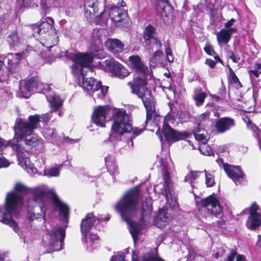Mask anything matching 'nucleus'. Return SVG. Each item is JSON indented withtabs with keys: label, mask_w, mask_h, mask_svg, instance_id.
Segmentation results:
<instances>
[{
	"label": "nucleus",
	"mask_w": 261,
	"mask_h": 261,
	"mask_svg": "<svg viewBox=\"0 0 261 261\" xmlns=\"http://www.w3.org/2000/svg\"><path fill=\"white\" fill-rule=\"evenodd\" d=\"M28 120L27 122L19 118L17 119L15 122L14 127L15 136L13 142L19 146V149L14 150L18 154L22 150L27 152L36 150L40 144V140L37 137L30 136L39 124V115L29 116Z\"/></svg>",
	"instance_id": "nucleus-1"
},
{
	"label": "nucleus",
	"mask_w": 261,
	"mask_h": 261,
	"mask_svg": "<svg viewBox=\"0 0 261 261\" xmlns=\"http://www.w3.org/2000/svg\"><path fill=\"white\" fill-rule=\"evenodd\" d=\"M139 201V190L138 188L127 191L115 206L122 219L129 225V231L134 241L138 238L141 230L140 223L131 220V217L136 210Z\"/></svg>",
	"instance_id": "nucleus-2"
},
{
	"label": "nucleus",
	"mask_w": 261,
	"mask_h": 261,
	"mask_svg": "<svg viewBox=\"0 0 261 261\" xmlns=\"http://www.w3.org/2000/svg\"><path fill=\"white\" fill-rule=\"evenodd\" d=\"M128 60L135 73L133 81L127 84L130 88L132 93L137 95L139 98L151 93L147 88L149 75L148 67L142 62L138 55L130 56Z\"/></svg>",
	"instance_id": "nucleus-3"
},
{
	"label": "nucleus",
	"mask_w": 261,
	"mask_h": 261,
	"mask_svg": "<svg viewBox=\"0 0 261 261\" xmlns=\"http://www.w3.org/2000/svg\"><path fill=\"white\" fill-rule=\"evenodd\" d=\"M23 200V196L10 192L7 194L4 206H0V222L9 225L16 232L19 227L12 215L14 214L16 218L19 217V205Z\"/></svg>",
	"instance_id": "nucleus-4"
},
{
	"label": "nucleus",
	"mask_w": 261,
	"mask_h": 261,
	"mask_svg": "<svg viewBox=\"0 0 261 261\" xmlns=\"http://www.w3.org/2000/svg\"><path fill=\"white\" fill-rule=\"evenodd\" d=\"M49 236V247L50 251H58L62 249L65 238V229L61 227H53L47 231Z\"/></svg>",
	"instance_id": "nucleus-5"
},
{
	"label": "nucleus",
	"mask_w": 261,
	"mask_h": 261,
	"mask_svg": "<svg viewBox=\"0 0 261 261\" xmlns=\"http://www.w3.org/2000/svg\"><path fill=\"white\" fill-rule=\"evenodd\" d=\"M162 133L165 139L169 145L180 140L189 138L191 134L187 132H180L173 128L167 122L164 121L163 124Z\"/></svg>",
	"instance_id": "nucleus-6"
},
{
	"label": "nucleus",
	"mask_w": 261,
	"mask_h": 261,
	"mask_svg": "<svg viewBox=\"0 0 261 261\" xmlns=\"http://www.w3.org/2000/svg\"><path fill=\"white\" fill-rule=\"evenodd\" d=\"M199 203L202 207L207 208L208 213L218 218H222L223 208L214 193L201 199Z\"/></svg>",
	"instance_id": "nucleus-7"
},
{
	"label": "nucleus",
	"mask_w": 261,
	"mask_h": 261,
	"mask_svg": "<svg viewBox=\"0 0 261 261\" xmlns=\"http://www.w3.org/2000/svg\"><path fill=\"white\" fill-rule=\"evenodd\" d=\"M132 129V125L126 116L117 113L112 125V133L121 136L125 133L131 132Z\"/></svg>",
	"instance_id": "nucleus-8"
},
{
	"label": "nucleus",
	"mask_w": 261,
	"mask_h": 261,
	"mask_svg": "<svg viewBox=\"0 0 261 261\" xmlns=\"http://www.w3.org/2000/svg\"><path fill=\"white\" fill-rule=\"evenodd\" d=\"M106 65L110 73L119 79L123 80L130 74V72L125 66L115 60L107 61Z\"/></svg>",
	"instance_id": "nucleus-9"
},
{
	"label": "nucleus",
	"mask_w": 261,
	"mask_h": 261,
	"mask_svg": "<svg viewBox=\"0 0 261 261\" xmlns=\"http://www.w3.org/2000/svg\"><path fill=\"white\" fill-rule=\"evenodd\" d=\"M111 109V107L109 105L95 107L91 116L93 123L97 126L105 127L107 115Z\"/></svg>",
	"instance_id": "nucleus-10"
},
{
	"label": "nucleus",
	"mask_w": 261,
	"mask_h": 261,
	"mask_svg": "<svg viewBox=\"0 0 261 261\" xmlns=\"http://www.w3.org/2000/svg\"><path fill=\"white\" fill-rule=\"evenodd\" d=\"M140 98L141 99L146 110V116L145 121V127H146L149 121L152 119H156L158 115L155 110V102L152 99L151 93Z\"/></svg>",
	"instance_id": "nucleus-11"
},
{
	"label": "nucleus",
	"mask_w": 261,
	"mask_h": 261,
	"mask_svg": "<svg viewBox=\"0 0 261 261\" xmlns=\"http://www.w3.org/2000/svg\"><path fill=\"white\" fill-rule=\"evenodd\" d=\"M236 126L235 120L228 116L223 117L215 122V128L218 133L223 134Z\"/></svg>",
	"instance_id": "nucleus-12"
},
{
	"label": "nucleus",
	"mask_w": 261,
	"mask_h": 261,
	"mask_svg": "<svg viewBox=\"0 0 261 261\" xmlns=\"http://www.w3.org/2000/svg\"><path fill=\"white\" fill-rule=\"evenodd\" d=\"M97 220L98 221H101V219L96 218L94 215L93 213H88L85 218L82 219L80 225V229L82 235L84 236L86 240V235H87L88 232L91 229L92 226Z\"/></svg>",
	"instance_id": "nucleus-13"
},
{
	"label": "nucleus",
	"mask_w": 261,
	"mask_h": 261,
	"mask_svg": "<svg viewBox=\"0 0 261 261\" xmlns=\"http://www.w3.org/2000/svg\"><path fill=\"white\" fill-rule=\"evenodd\" d=\"M223 167L228 177L233 181L243 179L245 177V174L239 166H233L224 163L223 164Z\"/></svg>",
	"instance_id": "nucleus-14"
},
{
	"label": "nucleus",
	"mask_w": 261,
	"mask_h": 261,
	"mask_svg": "<svg viewBox=\"0 0 261 261\" xmlns=\"http://www.w3.org/2000/svg\"><path fill=\"white\" fill-rule=\"evenodd\" d=\"M93 55L88 53H77L71 57L73 62L79 64L82 67H89L93 62Z\"/></svg>",
	"instance_id": "nucleus-15"
},
{
	"label": "nucleus",
	"mask_w": 261,
	"mask_h": 261,
	"mask_svg": "<svg viewBox=\"0 0 261 261\" xmlns=\"http://www.w3.org/2000/svg\"><path fill=\"white\" fill-rule=\"evenodd\" d=\"M152 211V200L149 198H146L142 203L140 221L144 223L146 221L150 220L151 217Z\"/></svg>",
	"instance_id": "nucleus-16"
},
{
	"label": "nucleus",
	"mask_w": 261,
	"mask_h": 261,
	"mask_svg": "<svg viewBox=\"0 0 261 261\" xmlns=\"http://www.w3.org/2000/svg\"><path fill=\"white\" fill-rule=\"evenodd\" d=\"M156 9L162 17H168L172 14L174 8L168 0H160L156 4Z\"/></svg>",
	"instance_id": "nucleus-17"
},
{
	"label": "nucleus",
	"mask_w": 261,
	"mask_h": 261,
	"mask_svg": "<svg viewBox=\"0 0 261 261\" xmlns=\"http://www.w3.org/2000/svg\"><path fill=\"white\" fill-rule=\"evenodd\" d=\"M21 56L17 53L7 57V69L9 73H16L19 70Z\"/></svg>",
	"instance_id": "nucleus-18"
},
{
	"label": "nucleus",
	"mask_w": 261,
	"mask_h": 261,
	"mask_svg": "<svg viewBox=\"0 0 261 261\" xmlns=\"http://www.w3.org/2000/svg\"><path fill=\"white\" fill-rule=\"evenodd\" d=\"M51 199L54 205L58 208L60 214L65 219L68 220L70 213L69 206L63 203L55 193L53 194Z\"/></svg>",
	"instance_id": "nucleus-19"
},
{
	"label": "nucleus",
	"mask_w": 261,
	"mask_h": 261,
	"mask_svg": "<svg viewBox=\"0 0 261 261\" xmlns=\"http://www.w3.org/2000/svg\"><path fill=\"white\" fill-rule=\"evenodd\" d=\"M109 15L113 21L119 22L127 16V13L118 6L114 5L110 8Z\"/></svg>",
	"instance_id": "nucleus-20"
},
{
	"label": "nucleus",
	"mask_w": 261,
	"mask_h": 261,
	"mask_svg": "<svg viewBox=\"0 0 261 261\" xmlns=\"http://www.w3.org/2000/svg\"><path fill=\"white\" fill-rule=\"evenodd\" d=\"M108 50L114 54L122 53L123 51L124 45L117 39L110 38L105 43Z\"/></svg>",
	"instance_id": "nucleus-21"
},
{
	"label": "nucleus",
	"mask_w": 261,
	"mask_h": 261,
	"mask_svg": "<svg viewBox=\"0 0 261 261\" xmlns=\"http://www.w3.org/2000/svg\"><path fill=\"white\" fill-rule=\"evenodd\" d=\"M84 11L85 14L87 18L95 16L98 12V8L97 2L93 0H85Z\"/></svg>",
	"instance_id": "nucleus-22"
},
{
	"label": "nucleus",
	"mask_w": 261,
	"mask_h": 261,
	"mask_svg": "<svg viewBox=\"0 0 261 261\" xmlns=\"http://www.w3.org/2000/svg\"><path fill=\"white\" fill-rule=\"evenodd\" d=\"M107 171L115 177L119 173L118 166L116 164V159L112 155H108L105 158Z\"/></svg>",
	"instance_id": "nucleus-23"
},
{
	"label": "nucleus",
	"mask_w": 261,
	"mask_h": 261,
	"mask_svg": "<svg viewBox=\"0 0 261 261\" xmlns=\"http://www.w3.org/2000/svg\"><path fill=\"white\" fill-rule=\"evenodd\" d=\"M109 87L102 85L100 81L96 82L95 87L92 91L94 99H103L107 96Z\"/></svg>",
	"instance_id": "nucleus-24"
},
{
	"label": "nucleus",
	"mask_w": 261,
	"mask_h": 261,
	"mask_svg": "<svg viewBox=\"0 0 261 261\" xmlns=\"http://www.w3.org/2000/svg\"><path fill=\"white\" fill-rule=\"evenodd\" d=\"M82 240L86 244L87 249L89 251H92L98 247L99 237L97 233H91L90 234L89 240L86 235V240L84 236H82Z\"/></svg>",
	"instance_id": "nucleus-25"
},
{
	"label": "nucleus",
	"mask_w": 261,
	"mask_h": 261,
	"mask_svg": "<svg viewBox=\"0 0 261 261\" xmlns=\"http://www.w3.org/2000/svg\"><path fill=\"white\" fill-rule=\"evenodd\" d=\"M39 22L41 34H49L51 33L54 28V20L52 17H47L44 20Z\"/></svg>",
	"instance_id": "nucleus-26"
},
{
	"label": "nucleus",
	"mask_w": 261,
	"mask_h": 261,
	"mask_svg": "<svg viewBox=\"0 0 261 261\" xmlns=\"http://www.w3.org/2000/svg\"><path fill=\"white\" fill-rule=\"evenodd\" d=\"M261 225V215H249L246 226L250 230H256Z\"/></svg>",
	"instance_id": "nucleus-27"
},
{
	"label": "nucleus",
	"mask_w": 261,
	"mask_h": 261,
	"mask_svg": "<svg viewBox=\"0 0 261 261\" xmlns=\"http://www.w3.org/2000/svg\"><path fill=\"white\" fill-rule=\"evenodd\" d=\"M6 41L10 47H14L19 44L20 37L18 35L17 30H13L10 33L7 37Z\"/></svg>",
	"instance_id": "nucleus-28"
},
{
	"label": "nucleus",
	"mask_w": 261,
	"mask_h": 261,
	"mask_svg": "<svg viewBox=\"0 0 261 261\" xmlns=\"http://www.w3.org/2000/svg\"><path fill=\"white\" fill-rule=\"evenodd\" d=\"M231 37L229 31L225 29H221L217 34V40L219 43L226 44Z\"/></svg>",
	"instance_id": "nucleus-29"
},
{
	"label": "nucleus",
	"mask_w": 261,
	"mask_h": 261,
	"mask_svg": "<svg viewBox=\"0 0 261 261\" xmlns=\"http://www.w3.org/2000/svg\"><path fill=\"white\" fill-rule=\"evenodd\" d=\"M82 79L83 81L81 86L88 91H92L96 85V83L98 82L92 77H86V75L84 73H82Z\"/></svg>",
	"instance_id": "nucleus-30"
},
{
	"label": "nucleus",
	"mask_w": 261,
	"mask_h": 261,
	"mask_svg": "<svg viewBox=\"0 0 261 261\" xmlns=\"http://www.w3.org/2000/svg\"><path fill=\"white\" fill-rule=\"evenodd\" d=\"M40 208L41 211L40 214H37L36 215L35 213L30 212L28 214V219L30 221H33L35 219H39L41 218H42L44 220H45L46 208L43 204H42V205H40Z\"/></svg>",
	"instance_id": "nucleus-31"
},
{
	"label": "nucleus",
	"mask_w": 261,
	"mask_h": 261,
	"mask_svg": "<svg viewBox=\"0 0 261 261\" xmlns=\"http://www.w3.org/2000/svg\"><path fill=\"white\" fill-rule=\"evenodd\" d=\"M155 28L151 24H148L145 27L143 31V39L145 41H149L151 39H153L154 38L153 34L155 33Z\"/></svg>",
	"instance_id": "nucleus-32"
},
{
	"label": "nucleus",
	"mask_w": 261,
	"mask_h": 261,
	"mask_svg": "<svg viewBox=\"0 0 261 261\" xmlns=\"http://www.w3.org/2000/svg\"><path fill=\"white\" fill-rule=\"evenodd\" d=\"M154 221L160 226H165L169 221V217L167 216V213L160 211L155 218Z\"/></svg>",
	"instance_id": "nucleus-33"
},
{
	"label": "nucleus",
	"mask_w": 261,
	"mask_h": 261,
	"mask_svg": "<svg viewBox=\"0 0 261 261\" xmlns=\"http://www.w3.org/2000/svg\"><path fill=\"white\" fill-rule=\"evenodd\" d=\"M227 67L229 70V74L228 76L229 82L232 84H238L240 87H242L241 83L240 82L239 78L236 75L232 69L230 67L229 65H227Z\"/></svg>",
	"instance_id": "nucleus-34"
},
{
	"label": "nucleus",
	"mask_w": 261,
	"mask_h": 261,
	"mask_svg": "<svg viewBox=\"0 0 261 261\" xmlns=\"http://www.w3.org/2000/svg\"><path fill=\"white\" fill-rule=\"evenodd\" d=\"M207 94L205 92H201L196 93L193 97V99L197 106H200L204 103V100L206 97Z\"/></svg>",
	"instance_id": "nucleus-35"
},
{
	"label": "nucleus",
	"mask_w": 261,
	"mask_h": 261,
	"mask_svg": "<svg viewBox=\"0 0 261 261\" xmlns=\"http://www.w3.org/2000/svg\"><path fill=\"white\" fill-rule=\"evenodd\" d=\"M14 190L17 192L16 193V194H21L23 196L24 195H27L29 189L22 184L18 182L15 184Z\"/></svg>",
	"instance_id": "nucleus-36"
},
{
	"label": "nucleus",
	"mask_w": 261,
	"mask_h": 261,
	"mask_svg": "<svg viewBox=\"0 0 261 261\" xmlns=\"http://www.w3.org/2000/svg\"><path fill=\"white\" fill-rule=\"evenodd\" d=\"M200 153L204 155H214V153L211 147L207 143L201 144L199 147Z\"/></svg>",
	"instance_id": "nucleus-37"
},
{
	"label": "nucleus",
	"mask_w": 261,
	"mask_h": 261,
	"mask_svg": "<svg viewBox=\"0 0 261 261\" xmlns=\"http://www.w3.org/2000/svg\"><path fill=\"white\" fill-rule=\"evenodd\" d=\"M33 200L35 201H40L43 203L44 199L46 197V193L43 190H36L33 194Z\"/></svg>",
	"instance_id": "nucleus-38"
},
{
	"label": "nucleus",
	"mask_w": 261,
	"mask_h": 261,
	"mask_svg": "<svg viewBox=\"0 0 261 261\" xmlns=\"http://www.w3.org/2000/svg\"><path fill=\"white\" fill-rule=\"evenodd\" d=\"M8 146H11L13 150H17L19 148L18 144H15L14 142H13V140H10L6 142L3 139L0 138V148L2 146L6 147Z\"/></svg>",
	"instance_id": "nucleus-39"
},
{
	"label": "nucleus",
	"mask_w": 261,
	"mask_h": 261,
	"mask_svg": "<svg viewBox=\"0 0 261 261\" xmlns=\"http://www.w3.org/2000/svg\"><path fill=\"white\" fill-rule=\"evenodd\" d=\"M50 103L54 111H58L63 105V101L58 97H53Z\"/></svg>",
	"instance_id": "nucleus-40"
},
{
	"label": "nucleus",
	"mask_w": 261,
	"mask_h": 261,
	"mask_svg": "<svg viewBox=\"0 0 261 261\" xmlns=\"http://www.w3.org/2000/svg\"><path fill=\"white\" fill-rule=\"evenodd\" d=\"M36 83L33 78L27 80L24 84L23 89L27 92L33 91V88L35 87Z\"/></svg>",
	"instance_id": "nucleus-41"
},
{
	"label": "nucleus",
	"mask_w": 261,
	"mask_h": 261,
	"mask_svg": "<svg viewBox=\"0 0 261 261\" xmlns=\"http://www.w3.org/2000/svg\"><path fill=\"white\" fill-rule=\"evenodd\" d=\"M204 172L206 187H211L213 186L215 184L214 176L212 174L208 173L205 170H204Z\"/></svg>",
	"instance_id": "nucleus-42"
},
{
	"label": "nucleus",
	"mask_w": 261,
	"mask_h": 261,
	"mask_svg": "<svg viewBox=\"0 0 261 261\" xmlns=\"http://www.w3.org/2000/svg\"><path fill=\"white\" fill-rule=\"evenodd\" d=\"M210 121V114L207 112L201 114L199 118L198 122L205 126Z\"/></svg>",
	"instance_id": "nucleus-43"
},
{
	"label": "nucleus",
	"mask_w": 261,
	"mask_h": 261,
	"mask_svg": "<svg viewBox=\"0 0 261 261\" xmlns=\"http://www.w3.org/2000/svg\"><path fill=\"white\" fill-rule=\"evenodd\" d=\"M250 130L252 131V136L257 140L260 147H261V137L260 136L261 129H260L258 126H256V128H253Z\"/></svg>",
	"instance_id": "nucleus-44"
},
{
	"label": "nucleus",
	"mask_w": 261,
	"mask_h": 261,
	"mask_svg": "<svg viewBox=\"0 0 261 261\" xmlns=\"http://www.w3.org/2000/svg\"><path fill=\"white\" fill-rule=\"evenodd\" d=\"M30 28L32 31V35L34 36H40L41 34L39 22L32 24L30 25Z\"/></svg>",
	"instance_id": "nucleus-45"
},
{
	"label": "nucleus",
	"mask_w": 261,
	"mask_h": 261,
	"mask_svg": "<svg viewBox=\"0 0 261 261\" xmlns=\"http://www.w3.org/2000/svg\"><path fill=\"white\" fill-rule=\"evenodd\" d=\"M71 68L72 73L73 75H77L81 74V75L82 76V73H83V67H81V66L79 64L74 63V64L72 65Z\"/></svg>",
	"instance_id": "nucleus-46"
},
{
	"label": "nucleus",
	"mask_w": 261,
	"mask_h": 261,
	"mask_svg": "<svg viewBox=\"0 0 261 261\" xmlns=\"http://www.w3.org/2000/svg\"><path fill=\"white\" fill-rule=\"evenodd\" d=\"M259 210V205L256 202H254L249 207V215H261L260 213H257Z\"/></svg>",
	"instance_id": "nucleus-47"
},
{
	"label": "nucleus",
	"mask_w": 261,
	"mask_h": 261,
	"mask_svg": "<svg viewBox=\"0 0 261 261\" xmlns=\"http://www.w3.org/2000/svg\"><path fill=\"white\" fill-rule=\"evenodd\" d=\"M243 121L246 123L247 128L248 129H252L253 128H256V125L253 123L250 118L247 116L242 117Z\"/></svg>",
	"instance_id": "nucleus-48"
},
{
	"label": "nucleus",
	"mask_w": 261,
	"mask_h": 261,
	"mask_svg": "<svg viewBox=\"0 0 261 261\" xmlns=\"http://www.w3.org/2000/svg\"><path fill=\"white\" fill-rule=\"evenodd\" d=\"M194 136L195 139L197 141L202 142V144L207 143L208 142V140L206 138V136H205L203 134L194 133Z\"/></svg>",
	"instance_id": "nucleus-49"
},
{
	"label": "nucleus",
	"mask_w": 261,
	"mask_h": 261,
	"mask_svg": "<svg viewBox=\"0 0 261 261\" xmlns=\"http://www.w3.org/2000/svg\"><path fill=\"white\" fill-rule=\"evenodd\" d=\"M165 53L167 56V60L169 62L172 63L174 61V56L173 55L172 50L169 45L165 49Z\"/></svg>",
	"instance_id": "nucleus-50"
},
{
	"label": "nucleus",
	"mask_w": 261,
	"mask_h": 261,
	"mask_svg": "<svg viewBox=\"0 0 261 261\" xmlns=\"http://www.w3.org/2000/svg\"><path fill=\"white\" fill-rule=\"evenodd\" d=\"M45 174L49 176H58L59 175V170L58 168H51L47 170Z\"/></svg>",
	"instance_id": "nucleus-51"
},
{
	"label": "nucleus",
	"mask_w": 261,
	"mask_h": 261,
	"mask_svg": "<svg viewBox=\"0 0 261 261\" xmlns=\"http://www.w3.org/2000/svg\"><path fill=\"white\" fill-rule=\"evenodd\" d=\"M144 129H137L135 128L134 130L132 129V132H133L132 136L130 138V141L131 142L132 146L133 145V139H134L137 136L140 135L144 130Z\"/></svg>",
	"instance_id": "nucleus-52"
},
{
	"label": "nucleus",
	"mask_w": 261,
	"mask_h": 261,
	"mask_svg": "<svg viewBox=\"0 0 261 261\" xmlns=\"http://www.w3.org/2000/svg\"><path fill=\"white\" fill-rule=\"evenodd\" d=\"M163 55V51L161 49L156 50L150 58V61L155 63L158 58H160Z\"/></svg>",
	"instance_id": "nucleus-53"
},
{
	"label": "nucleus",
	"mask_w": 261,
	"mask_h": 261,
	"mask_svg": "<svg viewBox=\"0 0 261 261\" xmlns=\"http://www.w3.org/2000/svg\"><path fill=\"white\" fill-rule=\"evenodd\" d=\"M230 251V254L228 255L227 258L224 261H233L234 258L237 256L238 252L236 250L231 249Z\"/></svg>",
	"instance_id": "nucleus-54"
},
{
	"label": "nucleus",
	"mask_w": 261,
	"mask_h": 261,
	"mask_svg": "<svg viewBox=\"0 0 261 261\" xmlns=\"http://www.w3.org/2000/svg\"><path fill=\"white\" fill-rule=\"evenodd\" d=\"M163 180L166 187H168L170 183V175L168 171L164 172L163 175Z\"/></svg>",
	"instance_id": "nucleus-55"
},
{
	"label": "nucleus",
	"mask_w": 261,
	"mask_h": 261,
	"mask_svg": "<svg viewBox=\"0 0 261 261\" xmlns=\"http://www.w3.org/2000/svg\"><path fill=\"white\" fill-rule=\"evenodd\" d=\"M205 126H202V124L197 122L196 126L194 127L192 131V134L194 135V133L198 134L200 133L201 130H204L205 129L204 128Z\"/></svg>",
	"instance_id": "nucleus-56"
},
{
	"label": "nucleus",
	"mask_w": 261,
	"mask_h": 261,
	"mask_svg": "<svg viewBox=\"0 0 261 261\" xmlns=\"http://www.w3.org/2000/svg\"><path fill=\"white\" fill-rule=\"evenodd\" d=\"M217 61H214L211 59L207 58L205 60V64L211 68H214L216 67V63Z\"/></svg>",
	"instance_id": "nucleus-57"
},
{
	"label": "nucleus",
	"mask_w": 261,
	"mask_h": 261,
	"mask_svg": "<svg viewBox=\"0 0 261 261\" xmlns=\"http://www.w3.org/2000/svg\"><path fill=\"white\" fill-rule=\"evenodd\" d=\"M110 261H125L124 255L123 254L113 255Z\"/></svg>",
	"instance_id": "nucleus-58"
},
{
	"label": "nucleus",
	"mask_w": 261,
	"mask_h": 261,
	"mask_svg": "<svg viewBox=\"0 0 261 261\" xmlns=\"http://www.w3.org/2000/svg\"><path fill=\"white\" fill-rule=\"evenodd\" d=\"M213 46L210 44H206L205 46L203 48L204 51L205 52L206 54H207L209 56H212V51L213 49Z\"/></svg>",
	"instance_id": "nucleus-59"
},
{
	"label": "nucleus",
	"mask_w": 261,
	"mask_h": 261,
	"mask_svg": "<svg viewBox=\"0 0 261 261\" xmlns=\"http://www.w3.org/2000/svg\"><path fill=\"white\" fill-rule=\"evenodd\" d=\"M212 56H214V58L215 60L217 61L218 62H220L222 65H223V62L222 60V59L220 58L219 55L217 54V53L215 51V50L213 49V50L211 52Z\"/></svg>",
	"instance_id": "nucleus-60"
},
{
	"label": "nucleus",
	"mask_w": 261,
	"mask_h": 261,
	"mask_svg": "<svg viewBox=\"0 0 261 261\" xmlns=\"http://www.w3.org/2000/svg\"><path fill=\"white\" fill-rule=\"evenodd\" d=\"M229 58L233 63H238L240 60V56L239 55H236L233 52H231V54L229 56Z\"/></svg>",
	"instance_id": "nucleus-61"
},
{
	"label": "nucleus",
	"mask_w": 261,
	"mask_h": 261,
	"mask_svg": "<svg viewBox=\"0 0 261 261\" xmlns=\"http://www.w3.org/2000/svg\"><path fill=\"white\" fill-rule=\"evenodd\" d=\"M9 166V163L5 158H0V168L7 167Z\"/></svg>",
	"instance_id": "nucleus-62"
},
{
	"label": "nucleus",
	"mask_w": 261,
	"mask_h": 261,
	"mask_svg": "<svg viewBox=\"0 0 261 261\" xmlns=\"http://www.w3.org/2000/svg\"><path fill=\"white\" fill-rule=\"evenodd\" d=\"M217 226L220 228H225L226 227V221L223 219H221L217 221Z\"/></svg>",
	"instance_id": "nucleus-63"
},
{
	"label": "nucleus",
	"mask_w": 261,
	"mask_h": 261,
	"mask_svg": "<svg viewBox=\"0 0 261 261\" xmlns=\"http://www.w3.org/2000/svg\"><path fill=\"white\" fill-rule=\"evenodd\" d=\"M235 21H236L235 19L233 18H232L225 23L224 27H225V28H227V29L229 28L233 24V23Z\"/></svg>",
	"instance_id": "nucleus-64"
}]
</instances>
